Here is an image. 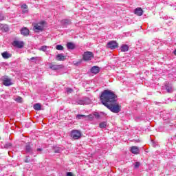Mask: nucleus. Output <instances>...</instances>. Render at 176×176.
Instances as JSON below:
<instances>
[{
  "label": "nucleus",
  "instance_id": "obj_3",
  "mask_svg": "<svg viewBox=\"0 0 176 176\" xmlns=\"http://www.w3.org/2000/svg\"><path fill=\"white\" fill-rule=\"evenodd\" d=\"M43 25H45V21H41L38 23H34L33 30L35 32H38V31H43Z\"/></svg>",
  "mask_w": 176,
  "mask_h": 176
},
{
  "label": "nucleus",
  "instance_id": "obj_8",
  "mask_svg": "<svg viewBox=\"0 0 176 176\" xmlns=\"http://www.w3.org/2000/svg\"><path fill=\"white\" fill-rule=\"evenodd\" d=\"M13 46L18 47V49H21L24 47V42L20 41H14L12 43Z\"/></svg>",
  "mask_w": 176,
  "mask_h": 176
},
{
  "label": "nucleus",
  "instance_id": "obj_26",
  "mask_svg": "<svg viewBox=\"0 0 176 176\" xmlns=\"http://www.w3.org/2000/svg\"><path fill=\"white\" fill-rule=\"evenodd\" d=\"M47 49V46L43 45V46H42V47L39 49V50H41V52H46Z\"/></svg>",
  "mask_w": 176,
  "mask_h": 176
},
{
  "label": "nucleus",
  "instance_id": "obj_10",
  "mask_svg": "<svg viewBox=\"0 0 176 176\" xmlns=\"http://www.w3.org/2000/svg\"><path fill=\"white\" fill-rule=\"evenodd\" d=\"M131 152L133 155H138L140 153V148L138 146H133L131 147Z\"/></svg>",
  "mask_w": 176,
  "mask_h": 176
},
{
  "label": "nucleus",
  "instance_id": "obj_39",
  "mask_svg": "<svg viewBox=\"0 0 176 176\" xmlns=\"http://www.w3.org/2000/svg\"><path fill=\"white\" fill-rule=\"evenodd\" d=\"M34 58H34V57H33V58H31V60H34Z\"/></svg>",
  "mask_w": 176,
  "mask_h": 176
},
{
  "label": "nucleus",
  "instance_id": "obj_14",
  "mask_svg": "<svg viewBox=\"0 0 176 176\" xmlns=\"http://www.w3.org/2000/svg\"><path fill=\"white\" fill-rule=\"evenodd\" d=\"M21 9H22V13H28V6L27 4L22 5Z\"/></svg>",
  "mask_w": 176,
  "mask_h": 176
},
{
  "label": "nucleus",
  "instance_id": "obj_31",
  "mask_svg": "<svg viewBox=\"0 0 176 176\" xmlns=\"http://www.w3.org/2000/svg\"><path fill=\"white\" fill-rule=\"evenodd\" d=\"M10 146H12V144L10 143H7L5 146L4 148H6L8 149V148H10Z\"/></svg>",
  "mask_w": 176,
  "mask_h": 176
},
{
  "label": "nucleus",
  "instance_id": "obj_2",
  "mask_svg": "<svg viewBox=\"0 0 176 176\" xmlns=\"http://www.w3.org/2000/svg\"><path fill=\"white\" fill-rule=\"evenodd\" d=\"M94 58V54L91 52H85L82 55V60L84 61H90V60H93Z\"/></svg>",
  "mask_w": 176,
  "mask_h": 176
},
{
  "label": "nucleus",
  "instance_id": "obj_9",
  "mask_svg": "<svg viewBox=\"0 0 176 176\" xmlns=\"http://www.w3.org/2000/svg\"><path fill=\"white\" fill-rule=\"evenodd\" d=\"M21 34L23 36H28V35H30V30L25 27L22 28L21 30Z\"/></svg>",
  "mask_w": 176,
  "mask_h": 176
},
{
  "label": "nucleus",
  "instance_id": "obj_1",
  "mask_svg": "<svg viewBox=\"0 0 176 176\" xmlns=\"http://www.w3.org/2000/svg\"><path fill=\"white\" fill-rule=\"evenodd\" d=\"M100 101L106 108L109 109L113 113H119L122 110V105L118 102V96L110 90H104L102 92Z\"/></svg>",
  "mask_w": 176,
  "mask_h": 176
},
{
  "label": "nucleus",
  "instance_id": "obj_32",
  "mask_svg": "<svg viewBox=\"0 0 176 176\" xmlns=\"http://www.w3.org/2000/svg\"><path fill=\"white\" fill-rule=\"evenodd\" d=\"M82 63V60L74 62V65H79Z\"/></svg>",
  "mask_w": 176,
  "mask_h": 176
},
{
  "label": "nucleus",
  "instance_id": "obj_28",
  "mask_svg": "<svg viewBox=\"0 0 176 176\" xmlns=\"http://www.w3.org/2000/svg\"><path fill=\"white\" fill-rule=\"evenodd\" d=\"M76 102H77L78 105H83V104H85V101H83L82 100H77Z\"/></svg>",
  "mask_w": 176,
  "mask_h": 176
},
{
  "label": "nucleus",
  "instance_id": "obj_30",
  "mask_svg": "<svg viewBox=\"0 0 176 176\" xmlns=\"http://www.w3.org/2000/svg\"><path fill=\"white\" fill-rule=\"evenodd\" d=\"M72 91H74V90H73L72 89H71V88H67V93L68 94L72 93Z\"/></svg>",
  "mask_w": 176,
  "mask_h": 176
},
{
  "label": "nucleus",
  "instance_id": "obj_7",
  "mask_svg": "<svg viewBox=\"0 0 176 176\" xmlns=\"http://www.w3.org/2000/svg\"><path fill=\"white\" fill-rule=\"evenodd\" d=\"M2 82L4 86H12V85H13L12 82V79L8 77H4L2 80Z\"/></svg>",
  "mask_w": 176,
  "mask_h": 176
},
{
  "label": "nucleus",
  "instance_id": "obj_20",
  "mask_svg": "<svg viewBox=\"0 0 176 176\" xmlns=\"http://www.w3.org/2000/svg\"><path fill=\"white\" fill-rule=\"evenodd\" d=\"M61 22L63 23V24H65V25H68L71 24V20L69 19H63Z\"/></svg>",
  "mask_w": 176,
  "mask_h": 176
},
{
  "label": "nucleus",
  "instance_id": "obj_25",
  "mask_svg": "<svg viewBox=\"0 0 176 176\" xmlns=\"http://www.w3.org/2000/svg\"><path fill=\"white\" fill-rule=\"evenodd\" d=\"M82 118H86V116L83 115V114H78L76 116V119H82Z\"/></svg>",
  "mask_w": 176,
  "mask_h": 176
},
{
  "label": "nucleus",
  "instance_id": "obj_16",
  "mask_svg": "<svg viewBox=\"0 0 176 176\" xmlns=\"http://www.w3.org/2000/svg\"><path fill=\"white\" fill-rule=\"evenodd\" d=\"M67 47L70 50H73V49H75V44L72 42L67 43Z\"/></svg>",
  "mask_w": 176,
  "mask_h": 176
},
{
  "label": "nucleus",
  "instance_id": "obj_11",
  "mask_svg": "<svg viewBox=\"0 0 176 176\" xmlns=\"http://www.w3.org/2000/svg\"><path fill=\"white\" fill-rule=\"evenodd\" d=\"M134 13L137 16H142V14L144 13V10H142V8H138L135 9Z\"/></svg>",
  "mask_w": 176,
  "mask_h": 176
},
{
  "label": "nucleus",
  "instance_id": "obj_29",
  "mask_svg": "<svg viewBox=\"0 0 176 176\" xmlns=\"http://www.w3.org/2000/svg\"><path fill=\"white\" fill-rule=\"evenodd\" d=\"M140 163L139 162H137L135 163V168H138V167H140Z\"/></svg>",
  "mask_w": 176,
  "mask_h": 176
},
{
  "label": "nucleus",
  "instance_id": "obj_15",
  "mask_svg": "<svg viewBox=\"0 0 176 176\" xmlns=\"http://www.w3.org/2000/svg\"><path fill=\"white\" fill-rule=\"evenodd\" d=\"M57 61H64L65 60V56L61 54H58L56 55Z\"/></svg>",
  "mask_w": 176,
  "mask_h": 176
},
{
  "label": "nucleus",
  "instance_id": "obj_17",
  "mask_svg": "<svg viewBox=\"0 0 176 176\" xmlns=\"http://www.w3.org/2000/svg\"><path fill=\"white\" fill-rule=\"evenodd\" d=\"M120 49H121V52H129V45H123L121 46Z\"/></svg>",
  "mask_w": 176,
  "mask_h": 176
},
{
  "label": "nucleus",
  "instance_id": "obj_36",
  "mask_svg": "<svg viewBox=\"0 0 176 176\" xmlns=\"http://www.w3.org/2000/svg\"><path fill=\"white\" fill-rule=\"evenodd\" d=\"M54 153H60V148H58L54 151Z\"/></svg>",
  "mask_w": 176,
  "mask_h": 176
},
{
  "label": "nucleus",
  "instance_id": "obj_33",
  "mask_svg": "<svg viewBox=\"0 0 176 176\" xmlns=\"http://www.w3.org/2000/svg\"><path fill=\"white\" fill-rule=\"evenodd\" d=\"M0 20L2 21V20H5V16H3L2 15V14L0 13Z\"/></svg>",
  "mask_w": 176,
  "mask_h": 176
},
{
  "label": "nucleus",
  "instance_id": "obj_12",
  "mask_svg": "<svg viewBox=\"0 0 176 176\" xmlns=\"http://www.w3.org/2000/svg\"><path fill=\"white\" fill-rule=\"evenodd\" d=\"M25 150L28 153H32V144L31 143H27L25 146Z\"/></svg>",
  "mask_w": 176,
  "mask_h": 176
},
{
  "label": "nucleus",
  "instance_id": "obj_19",
  "mask_svg": "<svg viewBox=\"0 0 176 176\" xmlns=\"http://www.w3.org/2000/svg\"><path fill=\"white\" fill-rule=\"evenodd\" d=\"M1 56L3 58H4L6 60L11 57L12 55L9 54L7 52H3L1 54Z\"/></svg>",
  "mask_w": 176,
  "mask_h": 176
},
{
  "label": "nucleus",
  "instance_id": "obj_24",
  "mask_svg": "<svg viewBox=\"0 0 176 176\" xmlns=\"http://www.w3.org/2000/svg\"><path fill=\"white\" fill-rule=\"evenodd\" d=\"M15 101H16V102L21 103L23 102V98L18 96L17 98L15 99Z\"/></svg>",
  "mask_w": 176,
  "mask_h": 176
},
{
  "label": "nucleus",
  "instance_id": "obj_37",
  "mask_svg": "<svg viewBox=\"0 0 176 176\" xmlns=\"http://www.w3.org/2000/svg\"><path fill=\"white\" fill-rule=\"evenodd\" d=\"M30 162V160H28V158H27L25 160V163H29Z\"/></svg>",
  "mask_w": 176,
  "mask_h": 176
},
{
  "label": "nucleus",
  "instance_id": "obj_38",
  "mask_svg": "<svg viewBox=\"0 0 176 176\" xmlns=\"http://www.w3.org/2000/svg\"><path fill=\"white\" fill-rule=\"evenodd\" d=\"M8 31H9V28L8 27H6V29H5V32H6Z\"/></svg>",
  "mask_w": 176,
  "mask_h": 176
},
{
  "label": "nucleus",
  "instance_id": "obj_34",
  "mask_svg": "<svg viewBox=\"0 0 176 176\" xmlns=\"http://www.w3.org/2000/svg\"><path fill=\"white\" fill-rule=\"evenodd\" d=\"M67 176H74V174H72V172H68Z\"/></svg>",
  "mask_w": 176,
  "mask_h": 176
},
{
  "label": "nucleus",
  "instance_id": "obj_5",
  "mask_svg": "<svg viewBox=\"0 0 176 176\" xmlns=\"http://www.w3.org/2000/svg\"><path fill=\"white\" fill-rule=\"evenodd\" d=\"M50 69H52V71H58V69L64 68V66H63V65H55L54 63H51L50 65Z\"/></svg>",
  "mask_w": 176,
  "mask_h": 176
},
{
  "label": "nucleus",
  "instance_id": "obj_22",
  "mask_svg": "<svg viewBox=\"0 0 176 176\" xmlns=\"http://www.w3.org/2000/svg\"><path fill=\"white\" fill-rule=\"evenodd\" d=\"M56 49V50H64V47L61 45H57Z\"/></svg>",
  "mask_w": 176,
  "mask_h": 176
},
{
  "label": "nucleus",
  "instance_id": "obj_18",
  "mask_svg": "<svg viewBox=\"0 0 176 176\" xmlns=\"http://www.w3.org/2000/svg\"><path fill=\"white\" fill-rule=\"evenodd\" d=\"M34 109H35V111H41V109H42V106L41 104L36 103L34 105Z\"/></svg>",
  "mask_w": 176,
  "mask_h": 176
},
{
  "label": "nucleus",
  "instance_id": "obj_4",
  "mask_svg": "<svg viewBox=\"0 0 176 176\" xmlns=\"http://www.w3.org/2000/svg\"><path fill=\"white\" fill-rule=\"evenodd\" d=\"M71 137L73 140H79L82 137V133L80 131L72 130L71 132Z\"/></svg>",
  "mask_w": 176,
  "mask_h": 176
},
{
  "label": "nucleus",
  "instance_id": "obj_6",
  "mask_svg": "<svg viewBox=\"0 0 176 176\" xmlns=\"http://www.w3.org/2000/svg\"><path fill=\"white\" fill-rule=\"evenodd\" d=\"M107 47L109 49H111V50H113V49H116V47H118V43L116 42V41H109L107 43Z\"/></svg>",
  "mask_w": 176,
  "mask_h": 176
},
{
  "label": "nucleus",
  "instance_id": "obj_13",
  "mask_svg": "<svg viewBox=\"0 0 176 176\" xmlns=\"http://www.w3.org/2000/svg\"><path fill=\"white\" fill-rule=\"evenodd\" d=\"M91 74H98L100 72V67L98 66H94L91 68Z\"/></svg>",
  "mask_w": 176,
  "mask_h": 176
},
{
  "label": "nucleus",
  "instance_id": "obj_21",
  "mask_svg": "<svg viewBox=\"0 0 176 176\" xmlns=\"http://www.w3.org/2000/svg\"><path fill=\"white\" fill-rule=\"evenodd\" d=\"M85 120H93V115L89 114L85 116Z\"/></svg>",
  "mask_w": 176,
  "mask_h": 176
},
{
  "label": "nucleus",
  "instance_id": "obj_27",
  "mask_svg": "<svg viewBox=\"0 0 176 176\" xmlns=\"http://www.w3.org/2000/svg\"><path fill=\"white\" fill-rule=\"evenodd\" d=\"M166 89L167 90L168 93H171V91H173V88L171 87L166 86Z\"/></svg>",
  "mask_w": 176,
  "mask_h": 176
},
{
  "label": "nucleus",
  "instance_id": "obj_35",
  "mask_svg": "<svg viewBox=\"0 0 176 176\" xmlns=\"http://www.w3.org/2000/svg\"><path fill=\"white\" fill-rule=\"evenodd\" d=\"M37 152H42V151H43V148H38L36 149Z\"/></svg>",
  "mask_w": 176,
  "mask_h": 176
},
{
  "label": "nucleus",
  "instance_id": "obj_23",
  "mask_svg": "<svg viewBox=\"0 0 176 176\" xmlns=\"http://www.w3.org/2000/svg\"><path fill=\"white\" fill-rule=\"evenodd\" d=\"M99 127L100 129H105L107 127V123L105 122H102L99 124Z\"/></svg>",
  "mask_w": 176,
  "mask_h": 176
}]
</instances>
